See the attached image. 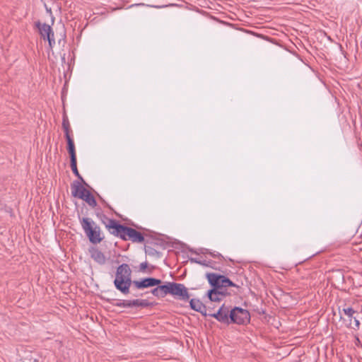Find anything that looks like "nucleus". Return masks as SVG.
<instances>
[{
    "mask_svg": "<svg viewBox=\"0 0 362 362\" xmlns=\"http://www.w3.org/2000/svg\"><path fill=\"white\" fill-rule=\"evenodd\" d=\"M90 257L94 259L97 263L100 264H104L106 262V258L104 254L100 251L98 248L91 247L89 250Z\"/></svg>",
    "mask_w": 362,
    "mask_h": 362,
    "instance_id": "4468645a",
    "label": "nucleus"
},
{
    "mask_svg": "<svg viewBox=\"0 0 362 362\" xmlns=\"http://www.w3.org/2000/svg\"><path fill=\"white\" fill-rule=\"evenodd\" d=\"M146 253L148 254L150 256H153V257H160V252H158L154 248L151 247H148L146 249Z\"/></svg>",
    "mask_w": 362,
    "mask_h": 362,
    "instance_id": "4be33fe9",
    "label": "nucleus"
},
{
    "mask_svg": "<svg viewBox=\"0 0 362 362\" xmlns=\"http://www.w3.org/2000/svg\"><path fill=\"white\" fill-rule=\"evenodd\" d=\"M189 304L191 308L194 310L199 312L205 315H208V313H206L207 309L210 308V305H208V303L205 305L199 299L192 298L190 300Z\"/></svg>",
    "mask_w": 362,
    "mask_h": 362,
    "instance_id": "9b49d317",
    "label": "nucleus"
},
{
    "mask_svg": "<svg viewBox=\"0 0 362 362\" xmlns=\"http://www.w3.org/2000/svg\"><path fill=\"white\" fill-rule=\"evenodd\" d=\"M106 228L109 232L113 235L121 238H124L126 226L120 224L115 219H107V222L105 223Z\"/></svg>",
    "mask_w": 362,
    "mask_h": 362,
    "instance_id": "423d86ee",
    "label": "nucleus"
},
{
    "mask_svg": "<svg viewBox=\"0 0 362 362\" xmlns=\"http://www.w3.org/2000/svg\"><path fill=\"white\" fill-rule=\"evenodd\" d=\"M82 182L74 180L71 184V195L74 197L80 198L81 194H83L87 189L82 185Z\"/></svg>",
    "mask_w": 362,
    "mask_h": 362,
    "instance_id": "ddd939ff",
    "label": "nucleus"
},
{
    "mask_svg": "<svg viewBox=\"0 0 362 362\" xmlns=\"http://www.w3.org/2000/svg\"><path fill=\"white\" fill-rule=\"evenodd\" d=\"M206 278L212 287L218 288L220 290L225 291L226 292L227 287L233 286L240 288L244 284L242 281H238V282L234 283L228 277L215 273L206 274Z\"/></svg>",
    "mask_w": 362,
    "mask_h": 362,
    "instance_id": "7ed1b4c3",
    "label": "nucleus"
},
{
    "mask_svg": "<svg viewBox=\"0 0 362 362\" xmlns=\"http://www.w3.org/2000/svg\"><path fill=\"white\" fill-rule=\"evenodd\" d=\"M156 288H154L151 291V293L158 298H164L168 295V286L167 282L164 285H157Z\"/></svg>",
    "mask_w": 362,
    "mask_h": 362,
    "instance_id": "2eb2a0df",
    "label": "nucleus"
},
{
    "mask_svg": "<svg viewBox=\"0 0 362 362\" xmlns=\"http://www.w3.org/2000/svg\"><path fill=\"white\" fill-rule=\"evenodd\" d=\"M168 294L176 297L179 300H188L189 294L187 288L182 284L175 282H167Z\"/></svg>",
    "mask_w": 362,
    "mask_h": 362,
    "instance_id": "20e7f679",
    "label": "nucleus"
},
{
    "mask_svg": "<svg viewBox=\"0 0 362 362\" xmlns=\"http://www.w3.org/2000/svg\"><path fill=\"white\" fill-rule=\"evenodd\" d=\"M162 281L160 279L153 277H148L140 281L135 280L133 281L134 286L138 289L155 286L156 285H160Z\"/></svg>",
    "mask_w": 362,
    "mask_h": 362,
    "instance_id": "1a4fd4ad",
    "label": "nucleus"
},
{
    "mask_svg": "<svg viewBox=\"0 0 362 362\" xmlns=\"http://www.w3.org/2000/svg\"><path fill=\"white\" fill-rule=\"evenodd\" d=\"M190 262H196V263H198V264H204V263H202L201 261H199L196 258H191L190 259Z\"/></svg>",
    "mask_w": 362,
    "mask_h": 362,
    "instance_id": "cd10ccee",
    "label": "nucleus"
},
{
    "mask_svg": "<svg viewBox=\"0 0 362 362\" xmlns=\"http://www.w3.org/2000/svg\"><path fill=\"white\" fill-rule=\"evenodd\" d=\"M23 362H38V359L35 357H33L32 356H30V358H25Z\"/></svg>",
    "mask_w": 362,
    "mask_h": 362,
    "instance_id": "a878e982",
    "label": "nucleus"
},
{
    "mask_svg": "<svg viewBox=\"0 0 362 362\" xmlns=\"http://www.w3.org/2000/svg\"><path fill=\"white\" fill-rule=\"evenodd\" d=\"M343 312L345 315H346L349 318L351 319L354 317L356 319L355 317H354V315L356 313L352 308L348 307L343 309Z\"/></svg>",
    "mask_w": 362,
    "mask_h": 362,
    "instance_id": "412c9836",
    "label": "nucleus"
},
{
    "mask_svg": "<svg viewBox=\"0 0 362 362\" xmlns=\"http://www.w3.org/2000/svg\"><path fill=\"white\" fill-rule=\"evenodd\" d=\"M80 223L90 243L97 244L103 240L100 228L91 218L83 217L80 218Z\"/></svg>",
    "mask_w": 362,
    "mask_h": 362,
    "instance_id": "f03ea898",
    "label": "nucleus"
},
{
    "mask_svg": "<svg viewBox=\"0 0 362 362\" xmlns=\"http://www.w3.org/2000/svg\"><path fill=\"white\" fill-rule=\"evenodd\" d=\"M66 141H67V151L70 156V159L76 158V153L74 139H67Z\"/></svg>",
    "mask_w": 362,
    "mask_h": 362,
    "instance_id": "a211bd4d",
    "label": "nucleus"
},
{
    "mask_svg": "<svg viewBox=\"0 0 362 362\" xmlns=\"http://www.w3.org/2000/svg\"><path fill=\"white\" fill-rule=\"evenodd\" d=\"M63 130L64 132V136H65V138L66 140L69 139H73L72 135H71L72 130L71 129V127L64 128Z\"/></svg>",
    "mask_w": 362,
    "mask_h": 362,
    "instance_id": "5701e85b",
    "label": "nucleus"
},
{
    "mask_svg": "<svg viewBox=\"0 0 362 362\" xmlns=\"http://www.w3.org/2000/svg\"><path fill=\"white\" fill-rule=\"evenodd\" d=\"M79 199L84 200L92 208L97 206L95 197L88 189L83 194H81Z\"/></svg>",
    "mask_w": 362,
    "mask_h": 362,
    "instance_id": "dca6fc26",
    "label": "nucleus"
},
{
    "mask_svg": "<svg viewBox=\"0 0 362 362\" xmlns=\"http://www.w3.org/2000/svg\"><path fill=\"white\" fill-rule=\"evenodd\" d=\"M132 280V270L129 264L123 263L120 264L116 271L115 279L114 280V286L117 290L122 293L129 294L130 287L133 284Z\"/></svg>",
    "mask_w": 362,
    "mask_h": 362,
    "instance_id": "f257e3e1",
    "label": "nucleus"
},
{
    "mask_svg": "<svg viewBox=\"0 0 362 362\" xmlns=\"http://www.w3.org/2000/svg\"><path fill=\"white\" fill-rule=\"evenodd\" d=\"M230 310L228 307L222 305L216 313L209 311L208 315L215 317L219 322L228 323L230 322Z\"/></svg>",
    "mask_w": 362,
    "mask_h": 362,
    "instance_id": "6e6552de",
    "label": "nucleus"
},
{
    "mask_svg": "<svg viewBox=\"0 0 362 362\" xmlns=\"http://www.w3.org/2000/svg\"><path fill=\"white\" fill-rule=\"evenodd\" d=\"M124 238L123 240H131L133 243H141L144 241V237L141 233L128 226L125 228Z\"/></svg>",
    "mask_w": 362,
    "mask_h": 362,
    "instance_id": "0eeeda50",
    "label": "nucleus"
},
{
    "mask_svg": "<svg viewBox=\"0 0 362 362\" xmlns=\"http://www.w3.org/2000/svg\"><path fill=\"white\" fill-rule=\"evenodd\" d=\"M106 205L109 209H111L110 206H109L107 204H106Z\"/></svg>",
    "mask_w": 362,
    "mask_h": 362,
    "instance_id": "c85d7f7f",
    "label": "nucleus"
},
{
    "mask_svg": "<svg viewBox=\"0 0 362 362\" xmlns=\"http://www.w3.org/2000/svg\"><path fill=\"white\" fill-rule=\"evenodd\" d=\"M46 40H47V41L49 42V46L52 49L54 45L55 44V40L54 38V35L50 36V37L47 38Z\"/></svg>",
    "mask_w": 362,
    "mask_h": 362,
    "instance_id": "393cba45",
    "label": "nucleus"
},
{
    "mask_svg": "<svg viewBox=\"0 0 362 362\" xmlns=\"http://www.w3.org/2000/svg\"><path fill=\"white\" fill-rule=\"evenodd\" d=\"M207 296L209 299L208 304H211L213 302H220L226 296V292L220 290L218 288L212 287V288L208 291Z\"/></svg>",
    "mask_w": 362,
    "mask_h": 362,
    "instance_id": "9d476101",
    "label": "nucleus"
},
{
    "mask_svg": "<svg viewBox=\"0 0 362 362\" xmlns=\"http://www.w3.org/2000/svg\"><path fill=\"white\" fill-rule=\"evenodd\" d=\"M151 305V303H149L146 299H134V300H132V307L146 308V307H149Z\"/></svg>",
    "mask_w": 362,
    "mask_h": 362,
    "instance_id": "6ab92c4d",
    "label": "nucleus"
},
{
    "mask_svg": "<svg viewBox=\"0 0 362 362\" xmlns=\"http://www.w3.org/2000/svg\"><path fill=\"white\" fill-rule=\"evenodd\" d=\"M115 305L119 308H132V300H121L115 303Z\"/></svg>",
    "mask_w": 362,
    "mask_h": 362,
    "instance_id": "aec40b11",
    "label": "nucleus"
},
{
    "mask_svg": "<svg viewBox=\"0 0 362 362\" xmlns=\"http://www.w3.org/2000/svg\"><path fill=\"white\" fill-rule=\"evenodd\" d=\"M70 127H71V125H70L68 117L64 114L63 115V119H62V128L64 129V128Z\"/></svg>",
    "mask_w": 362,
    "mask_h": 362,
    "instance_id": "b1692460",
    "label": "nucleus"
},
{
    "mask_svg": "<svg viewBox=\"0 0 362 362\" xmlns=\"http://www.w3.org/2000/svg\"><path fill=\"white\" fill-rule=\"evenodd\" d=\"M148 267V263L146 262H142L139 265V269L141 272H144Z\"/></svg>",
    "mask_w": 362,
    "mask_h": 362,
    "instance_id": "bb28decb",
    "label": "nucleus"
},
{
    "mask_svg": "<svg viewBox=\"0 0 362 362\" xmlns=\"http://www.w3.org/2000/svg\"><path fill=\"white\" fill-rule=\"evenodd\" d=\"M35 25L38 28L40 34L44 40L50 37L52 35H54L52 29L48 24L37 22Z\"/></svg>",
    "mask_w": 362,
    "mask_h": 362,
    "instance_id": "f8f14e48",
    "label": "nucleus"
},
{
    "mask_svg": "<svg viewBox=\"0 0 362 362\" xmlns=\"http://www.w3.org/2000/svg\"><path fill=\"white\" fill-rule=\"evenodd\" d=\"M250 313L243 308L235 307L230 310V322L238 325H244L250 322Z\"/></svg>",
    "mask_w": 362,
    "mask_h": 362,
    "instance_id": "39448f33",
    "label": "nucleus"
},
{
    "mask_svg": "<svg viewBox=\"0 0 362 362\" xmlns=\"http://www.w3.org/2000/svg\"><path fill=\"white\" fill-rule=\"evenodd\" d=\"M71 168L73 173L81 180L84 185H87L82 176L80 175L77 168V160L76 158L70 159Z\"/></svg>",
    "mask_w": 362,
    "mask_h": 362,
    "instance_id": "f3484780",
    "label": "nucleus"
}]
</instances>
